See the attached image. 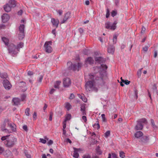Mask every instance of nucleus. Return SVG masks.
<instances>
[{
	"label": "nucleus",
	"instance_id": "obj_3",
	"mask_svg": "<svg viewBox=\"0 0 158 158\" xmlns=\"http://www.w3.org/2000/svg\"><path fill=\"white\" fill-rule=\"evenodd\" d=\"M137 124L135 128H143V127H147L148 121L145 118H143L138 120L137 121Z\"/></svg>",
	"mask_w": 158,
	"mask_h": 158
},
{
	"label": "nucleus",
	"instance_id": "obj_42",
	"mask_svg": "<svg viewBox=\"0 0 158 158\" xmlns=\"http://www.w3.org/2000/svg\"><path fill=\"white\" fill-rule=\"evenodd\" d=\"M149 47V46H145L143 48V50L144 52H146L148 51Z\"/></svg>",
	"mask_w": 158,
	"mask_h": 158
},
{
	"label": "nucleus",
	"instance_id": "obj_63",
	"mask_svg": "<svg viewBox=\"0 0 158 158\" xmlns=\"http://www.w3.org/2000/svg\"><path fill=\"white\" fill-rule=\"evenodd\" d=\"M85 3L86 5H88L89 4V2L88 0H86L85 2Z\"/></svg>",
	"mask_w": 158,
	"mask_h": 158
},
{
	"label": "nucleus",
	"instance_id": "obj_4",
	"mask_svg": "<svg viewBox=\"0 0 158 158\" xmlns=\"http://www.w3.org/2000/svg\"><path fill=\"white\" fill-rule=\"evenodd\" d=\"M67 65L69 70L78 71L80 68H81L82 64L79 63H77V64H73L71 62L69 61L67 63Z\"/></svg>",
	"mask_w": 158,
	"mask_h": 158
},
{
	"label": "nucleus",
	"instance_id": "obj_61",
	"mask_svg": "<svg viewBox=\"0 0 158 158\" xmlns=\"http://www.w3.org/2000/svg\"><path fill=\"white\" fill-rule=\"evenodd\" d=\"M23 10H20L18 12V14L19 15H21L23 13Z\"/></svg>",
	"mask_w": 158,
	"mask_h": 158
},
{
	"label": "nucleus",
	"instance_id": "obj_38",
	"mask_svg": "<svg viewBox=\"0 0 158 158\" xmlns=\"http://www.w3.org/2000/svg\"><path fill=\"white\" fill-rule=\"evenodd\" d=\"M117 11L114 10H113L112 11V12H111V16L113 17H114V16H115V15H117Z\"/></svg>",
	"mask_w": 158,
	"mask_h": 158
},
{
	"label": "nucleus",
	"instance_id": "obj_6",
	"mask_svg": "<svg viewBox=\"0 0 158 158\" xmlns=\"http://www.w3.org/2000/svg\"><path fill=\"white\" fill-rule=\"evenodd\" d=\"M52 42L51 41L46 42L44 45V50L48 53H51L52 51L51 47Z\"/></svg>",
	"mask_w": 158,
	"mask_h": 158
},
{
	"label": "nucleus",
	"instance_id": "obj_12",
	"mask_svg": "<svg viewBox=\"0 0 158 158\" xmlns=\"http://www.w3.org/2000/svg\"><path fill=\"white\" fill-rule=\"evenodd\" d=\"M51 22L52 24L53 27L57 28L58 24L59 23V21L57 19H55L54 18H52Z\"/></svg>",
	"mask_w": 158,
	"mask_h": 158
},
{
	"label": "nucleus",
	"instance_id": "obj_46",
	"mask_svg": "<svg viewBox=\"0 0 158 158\" xmlns=\"http://www.w3.org/2000/svg\"><path fill=\"white\" fill-rule=\"evenodd\" d=\"M83 158H91L89 154H85L83 156Z\"/></svg>",
	"mask_w": 158,
	"mask_h": 158
},
{
	"label": "nucleus",
	"instance_id": "obj_16",
	"mask_svg": "<svg viewBox=\"0 0 158 158\" xmlns=\"http://www.w3.org/2000/svg\"><path fill=\"white\" fill-rule=\"evenodd\" d=\"M3 8L6 12H8L11 10L12 7L7 3L4 6Z\"/></svg>",
	"mask_w": 158,
	"mask_h": 158
},
{
	"label": "nucleus",
	"instance_id": "obj_64",
	"mask_svg": "<svg viewBox=\"0 0 158 158\" xmlns=\"http://www.w3.org/2000/svg\"><path fill=\"white\" fill-rule=\"evenodd\" d=\"M112 157L113 158H117V155L115 154H112Z\"/></svg>",
	"mask_w": 158,
	"mask_h": 158
},
{
	"label": "nucleus",
	"instance_id": "obj_26",
	"mask_svg": "<svg viewBox=\"0 0 158 158\" xmlns=\"http://www.w3.org/2000/svg\"><path fill=\"white\" fill-rule=\"evenodd\" d=\"M19 85L20 87H24V90H25L27 89V87H26V83L23 81L20 82L19 84Z\"/></svg>",
	"mask_w": 158,
	"mask_h": 158
},
{
	"label": "nucleus",
	"instance_id": "obj_22",
	"mask_svg": "<svg viewBox=\"0 0 158 158\" xmlns=\"http://www.w3.org/2000/svg\"><path fill=\"white\" fill-rule=\"evenodd\" d=\"M143 135V133L142 132L139 131L136 132L134 134L135 136L137 138L141 137Z\"/></svg>",
	"mask_w": 158,
	"mask_h": 158
},
{
	"label": "nucleus",
	"instance_id": "obj_21",
	"mask_svg": "<svg viewBox=\"0 0 158 158\" xmlns=\"http://www.w3.org/2000/svg\"><path fill=\"white\" fill-rule=\"evenodd\" d=\"M94 60L91 57H88L85 60V62L86 63H89V64H92L94 63Z\"/></svg>",
	"mask_w": 158,
	"mask_h": 158
},
{
	"label": "nucleus",
	"instance_id": "obj_57",
	"mask_svg": "<svg viewBox=\"0 0 158 158\" xmlns=\"http://www.w3.org/2000/svg\"><path fill=\"white\" fill-rule=\"evenodd\" d=\"M4 151V149L0 147V154H1Z\"/></svg>",
	"mask_w": 158,
	"mask_h": 158
},
{
	"label": "nucleus",
	"instance_id": "obj_2",
	"mask_svg": "<svg viewBox=\"0 0 158 158\" xmlns=\"http://www.w3.org/2000/svg\"><path fill=\"white\" fill-rule=\"evenodd\" d=\"M1 140L6 147L10 148L13 147L17 142L16 138L9 135L2 137Z\"/></svg>",
	"mask_w": 158,
	"mask_h": 158
},
{
	"label": "nucleus",
	"instance_id": "obj_7",
	"mask_svg": "<svg viewBox=\"0 0 158 158\" xmlns=\"http://www.w3.org/2000/svg\"><path fill=\"white\" fill-rule=\"evenodd\" d=\"M117 23L116 21H115L112 24L110 22L108 21L105 23V28L107 29L114 30L116 28V25Z\"/></svg>",
	"mask_w": 158,
	"mask_h": 158
},
{
	"label": "nucleus",
	"instance_id": "obj_29",
	"mask_svg": "<svg viewBox=\"0 0 158 158\" xmlns=\"http://www.w3.org/2000/svg\"><path fill=\"white\" fill-rule=\"evenodd\" d=\"M61 83V82L60 81H56L54 83V87L56 88H59V85Z\"/></svg>",
	"mask_w": 158,
	"mask_h": 158
},
{
	"label": "nucleus",
	"instance_id": "obj_20",
	"mask_svg": "<svg viewBox=\"0 0 158 158\" xmlns=\"http://www.w3.org/2000/svg\"><path fill=\"white\" fill-rule=\"evenodd\" d=\"M149 140L148 136H143L140 138L141 141L144 143H147Z\"/></svg>",
	"mask_w": 158,
	"mask_h": 158
},
{
	"label": "nucleus",
	"instance_id": "obj_48",
	"mask_svg": "<svg viewBox=\"0 0 158 158\" xmlns=\"http://www.w3.org/2000/svg\"><path fill=\"white\" fill-rule=\"evenodd\" d=\"M53 115V113L52 112H50V116L49 118V120L52 121V117Z\"/></svg>",
	"mask_w": 158,
	"mask_h": 158
},
{
	"label": "nucleus",
	"instance_id": "obj_55",
	"mask_svg": "<svg viewBox=\"0 0 158 158\" xmlns=\"http://www.w3.org/2000/svg\"><path fill=\"white\" fill-rule=\"evenodd\" d=\"M53 141L51 140H50L48 143V145H51L53 144Z\"/></svg>",
	"mask_w": 158,
	"mask_h": 158
},
{
	"label": "nucleus",
	"instance_id": "obj_32",
	"mask_svg": "<svg viewBox=\"0 0 158 158\" xmlns=\"http://www.w3.org/2000/svg\"><path fill=\"white\" fill-rule=\"evenodd\" d=\"M23 46V44L22 42H20L17 45V49H20L22 48Z\"/></svg>",
	"mask_w": 158,
	"mask_h": 158
},
{
	"label": "nucleus",
	"instance_id": "obj_14",
	"mask_svg": "<svg viewBox=\"0 0 158 158\" xmlns=\"http://www.w3.org/2000/svg\"><path fill=\"white\" fill-rule=\"evenodd\" d=\"M2 18L3 22L5 23L8 21L9 16L7 14H4L2 15Z\"/></svg>",
	"mask_w": 158,
	"mask_h": 158
},
{
	"label": "nucleus",
	"instance_id": "obj_31",
	"mask_svg": "<svg viewBox=\"0 0 158 158\" xmlns=\"http://www.w3.org/2000/svg\"><path fill=\"white\" fill-rule=\"evenodd\" d=\"M79 156V155L78 152H76V151L74 150L73 157L75 158H78Z\"/></svg>",
	"mask_w": 158,
	"mask_h": 158
},
{
	"label": "nucleus",
	"instance_id": "obj_33",
	"mask_svg": "<svg viewBox=\"0 0 158 158\" xmlns=\"http://www.w3.org/2000/svg\"><path fill=\"white\" fill-rule=\"evenodd\" d=\"M100 68H102L103 70H104L107 69V67L106 64H101L100 65Z\"/></svg>",
	"mask_w": 158,
	"mask_h": 158
},
{
	"label": "nucleus",
	"instance_id": "obj_60",
	"mask_svg": "<svg viewBox=\"0 0 158 158\" xmlns=\"http://www.w3.org/2000/svg\"><path fill=\"white\" fill-rule=\"evenodd\" d=\"M157 52L156 50H155L154 52V57L156 58V57L157 56Z\"/></svg>",
	"mask_w": 158,
	"mask_h": 158
},
{
	"label": "nucleus",
	"instance_id": "obj_25",
	"mask_svg": "<svg viewBox=\"0 0 158 158\" xmlns=\"http://www.w3.org/2000/svg\"><path fill=\"white\" fill-rule=\"evenodd\" d=\"M24 25L23 24H21L19 27V32H24Z\"/></svg>",
	"mask_w": 158,
	"mask_h": 158
},
{
	"label": "nucleus",
	"instance_id": "obj_24",
	"mask_svg": "<svg viewBox=\"0 0 158 158\" xmlns=\"http://www.w3.org/2000/svg\"><path fill=\"white\" fill-rule=\"evenodd\" d=\"M2 41L4 43L5 45L6 46H7L9 44V39L6 37H2Z\"/></svg>",
	"mask_w": 158,
	"mask_h": 158
},
{
	"label": "nucleus",
	"instance_id": "obj_58",
	"mask_svg": "<svg viewBox=\"0 0 158 158\" xmlns=\"http://www.w3.org/2000/svg\"><path fill=\"white\" fill-rule=\"evenodd\" d=\"M55 91V89H52L50 92V94H52Z\"/></svg>",
	"mask_w": 158,
	"mask_h": 158
},
{
	"label": "nucleus",
	"instance_id": "obj_40",
	"mask_svg": "<svg viewBox=\"0 0 158 158\" xmlns=\"http://www.w3.org/2000/svg\"><path fill=\"white\" fill-rule=\"evenodd\" d=\"M43 77V76H42V75L40 76L39 77V78H38V79L37 80L38 82L40 83L42 81Z\"/></svg>",
	"mask_w": 158,
	"mask_h": 158
},
{
	"label": "nucleus",
	"instance_id": "obj_35",
	"mask_svg": "<svg viewBox=\"0 0 158 158\" xmlns=\"http://www.w3.org/2000/svg\"><path fill=\"white\" fill-rule=\"evenodd\" d=\"M94 128L97 127L98 128H99L100 127V125L98 123V121H97L96 123L94 124L93 126Z\"/></svg>",
	"mask_w": 158,
	"mask_h": 158
},
{
	"label": "nucleus",
	"instance_id": "obj_59",
	"mask_svg": "<svg viewBox=\"0 0 158 158\" xmlns=\"http://www.w3.org/2000/svg\"><path fill=\"white\" fill-rule=\"evenodd\" d=\"M74 98V95L73 94H71L70 96L69 97V99H72Z\"/></svg>",
	"mask_w": 158,
	"mask_h": 158
},
{
	"label": "nucleus",
	"instance_id": "obj_53",
	"mask_svg": "<svg viewBox=\"0 0 158 158\" xmlns=\"http://www.w3.org/2000/svg\"><path fill=\"white\" fill-rule=\"evenodd\" d=\"M145 28L143 26L142 28L141 33H144V32L145 31Z\"/></svg>",
	"mask_w": 158,
	"mask_h": 158
},
{
	"label": "nucleus",
	"instance_id": "obj_37",
	"mask_svg": "<svg viewBox=\"0 0 158 158\" xmlns=\"http://www.w3.org/2000/svg\"><path fill=\"white\" fill-rule=\"evenodd\" d=\"M117 41V36L116 35H114L113 38V42L114 44L116 43Z\"/></svg>",
	"mask_w": 158,
	"mask_h": 158
},
{
	"label": "nucleus",
	"instance_id": "obj_41",
	"mask_svg": "<svg viewBox=\"0 0 158 158\" xmlns=\"http://www.w3.org/2000/svg\"><path fill=\"white\" fill-rule=\"evenodd\" d=\"M73 149H74V150L76 151V152H79L82 151V149L80 148H73Z\"/></svg>",
	"mask_w": 158,
	"mask_h": 158
},
{
	"label": "nucleus",
	"instance_id": "obj_17",
	"mask_svg": "<svg viewBox=\"0 0 158 158\" xmlns=\"http://www.w3.org/2000/svg\"><path fill=\"white\" fill-rule=\"evenodd\" d=\"M85 104H81V111L82 112V114L83 115L86 114L85 111Z\"/></svg>",
	"mask_w": 158,
	"mask_h": 158
},
{
	"label": "nucleus",
	"instance_id": "obj_28",
	"mask_svg": "<svg viewBox=\"0 0 158 158\" xmlns=\"http://www.w3.org/2000/svg\"><path fill=\"white\" fill-rule=\"evenodd\" d=\"M24 37V33L19 32V40H22Z\"/></svg>",
	"mask_w": 158,
	"mask_h": 158
},
{
	"label": "nucleus",
	"instance_id": "obj_10",
	"mask_svg": "<svg viewBox=\"0 0 158 158\" xmlns=\"http://www.w3.org/2000/svg\"><path fill=\"white\" fill-rule=\"evenodd\" d=\"M3 85L5 88L7 90L10 89L11 85L9 81L7 80H4L3 81Z\"/></svg>",
	"mask_w": 158,
	"mask_h": 158
},
{
	"label": "nucleus",
	"instance_id": "obj_62",
	"mask_svg": "<svg viewBox=\"0 0 158 158\" xmlns=\"http://www.w3.org/2000/svg\"><path fill=\"white\" fill-rule=\"evenodd\" d=\"M60 15H61L63 14V11L62 10H59L58 12Z\"/></svg>",
	"mask_w": 158,
	"mask_h": 158
},
{
	"label": "nucleus",
	"instance_id": "obj_49",
	"mask_svg": "<svg viewBox=\"0 0 158 158\" xmlns=\"http://www.w3.org/2000/svg\"><path fill=\"white\" fill-rule=\"evenodd\" d=\"M37 117V114L36 112H34L33 116V118L34 120H35L36 119Z\"/></svg>",
	"mask_w": 158,
	"mask_h": 158
},
{
	"label": "nucleus",
	"instance_id": "obj_27",
	"mask_svg": "<svg viewBox=\"0 0 158 158\" xmlns=\"http://www.w3.org/2000/svg\"><path fill=\"white\" fill-rule=\"evenodd\" d=\"M65 107L68 110H69L71 108L72 106L69 102H66L65 104Z\"/></svg>",
	"mask_w": 158,
	"mask_h": 158
},
{
	"label": "nucleus",
	"instance_id": "obj_19",
	"mask_svg": "<svg viewBox=\"0 0 158 158\" xmlns=\"http://www.w3.org/2000/svg\"><path fill=\"white\" fill-rule=\"evenodd\" d=\"M12 101L14 105H18L20 104L21 100L18 98H14L13 99Z\"/></svg>",
	"mask_w": 158,
	"mask_h": 158
},
{
	"label": "nucleus",
	"instance_id": "obj_13",
	"mask_svg": "<svg viewBox=\"0 0 158 158\" xmlns=\"http://www.w3.org/2000/svg\"><path fill=\"white\" fill-rule=\"evenodd\" d=\"M16 129H2V131L6 135H8V134L12 133L15 131Z\"/></svg>",
	"mask_w": 158,
	"mask_h": 158
},
{
	"label": "nucleus",
	"instance_id": "obj_56",
	"mask_svg": "<svg viewBox=\"0 0 158 158\" xmlns=\"http://www.w3.org/2000/svg\"><path fill=\"white\" fill-rule=\"evenodd\" d=\"M82 119L85 122H86L87 121L86 117L85 116H83L82 117Z\"/></svg>",
	"mask_w": 158,
	"mask_h": 158
},
{
	"label": "nucleus",
	"instance_id": "obj_9",
	"mask_svg": "<svg viewBox=\"0 0 158 158\" xmlns=\"http://www.w3.org/2000/svg\"><path fill=\"white\" fill-rule=\"evenodd\" d=\"M63 84L64 87H69L71 84L70 79L68 78H64L63 80Z\"/></svg>",
	"mask_w": 158,
	"mask_h": 158
},
{
	"label": "nucleus",
	"instance_id": "obj_23",
	"mask_svg": "<svg viewBox=\"0 0 158 158\" xmlns=\"http://www.w3.org/2000/svg\"><path fill=\"white\" fill-rule=\"evenodd\" d=\"M95 61L99 64H101L103 63L104 61L102 57H96L95 58Z\"/></svg>",
	"mask_w": 158,
	"mask_h": 158
},
{
	"label": "nucleus",
	"instance_id": "obj_45",
	"mask_svg": "<svg viewBox=\"0 0 158 158\" xmlns=\"http://www.w3.org/2000/svg\"><path fill=\"white\" fill-rule=\"evenodd\" d=\"M81 99L84 102H86L87 101V98L84 95H83V97Z\"/></svg>",
	"mask_w": 158,
	"mask_h": 158
},
{
	"label": "nucleus",
	"instance_id": "obj_11",
	"mask_svg": "<svg viewBox=\"0 0 158 158\" xmlns=\"http://www.w3.org/2000/svg\"><path fill=\"white\" fill-rule=\"evenodd\" d=\"M71 18V14L69 12L66 13L65 15L64 18L62 21L61 22V24L64 23L67 21V20Z\"/></svg>",
	"mask_w": 158,
	"mask_h": 158
},
{
	"label": "nucleus",
	"instance_id": "obj_34",
	"mask_svg": "<svg viewBox=\"0 0 158 158\" xmlns=\"http://www.w3.org/2000/svg\"><path fill=\"white\" fill-rule=\"evenodd\" d=\"M71 114H68L66 116V118L65 120L67 121L68 120H69L71 118Z\"/></svg>",
	"mask_w": 158,
	"mask_h": 158
},
{
	"label": "nucleus",
	"instance_id": "obj_15",
	"mask_svg": "<svg viewBox=\"0 0 158 158\" xmlns=\"http://www.w3.org/2000/svg\"><path fill=\"white\" fill-rule=\"evenodd\" d=\"M8 3L12 8L15 7L17 5V2L15 0H10Z\"/></svg>",
	"mask_w": 158,
	"mask_h": 158
},
{
	"label": "nucleus",
	"instance_id": "obj_54",
	"mask_svg": "<svg viewBox=\"0 0 158 158\" xmlns=\"http://www.w3.org/2000/svg\"><path fill=\"white\" fill-rule=\"evenodd\" d=\"M151 122L152 124V125L153 126V127L155 128L156 127V126H155L154 122V120L153 119H151Z\"/></svg>",
	"mask_w": 158,
	"mask_h": 158
},
{
	"label": "nucleus",
	"instance_id": "obj_39",
	"mask_svg": "<svg viewBox=\"0 0 158 158\" xmlns=\"http://www.w3.org/2000/svg\"><path fill=\"white\" fill-rule=\"evenodd\" d=\"M119 156L122 158H124L125 157L124 152H120L119 153Z\"/></svg>",
	"mask_w": 158,
	"mask_h": 158
},
{
	"label": "nucleus",
	"instance_id": "obj_1",
	"mask_svg": "<svg viewBox=\"0 0 158 158\" xmlns=\"http://www.w3.org/2000/svg\"><path fill=\"white\" fill-rule=\"evenodd\" d=\"M87 77L88 78V81L87 82L85 86L87 91L96 90V85L97 84H104V80L107 78L106 72L100 74L99 73L90 74L87 77H85V80Z\"/></svg>",
	"mask_w": 158,
	"mask_h": 158
},
{
	"label": "nucleus",
	"instance_id": "obj_51",
	"mask_svg": "<svg viewBox=\"0 0 158 158\" xmlns=\"http://www.w3.org/2000/svg\"><path fill=\"white\" fill-rule=\"evenodd\" d=\"M121 81L120 82V85L121 86H123L124 85L123 83H124V81H125V80L123 79L122 77H121Z\"/></svg>",
	"mask_w": 158,
	"mask_h": 158
},
{
	"label": "nucleus",
	"instance_id": "obj_18",
	"mask_svg": "<svg viewBox=\"0 0 158 158\" xmlns=\"http://www.w3.org/2000/svg\"><path fill=\"white\" fill-rule=\"evenodd\" d=\"M114 47L113 46H110L108 48V53L113 54L114 51Z\"/></svg>",
	"mask_w": 158,
	"mask_h": 158
},
{
	"label": "nucleus",
	"instance_id": "obj_30",
	"mask_svg": "<svg viewBox=\"0 0 158 158\" xmlns=\"http://www.w3.org/2000/svg\"><path fill=\"white\" fill-rule=\"evenodd\" d=\"M30 109L27 108L25 110V113L26 116H28L30 115Z\"/></svg>",
	"mask_w": 158,
	"mask_h": 158
},
{
	"label": "nucleus",
	"instance_id": "obj_43",
	"mask_svg": "<svg viewBox=\"0 0 158 158\" xmlns=\"http://www.w3.org/2000/svg\"><path fill=\"white\" fill-rule=\"evenodd\" d=\"M110 15V11L108 9L106 10V17L108 18Z\"/></svg>",
	"mask_w": 158,
	"mask_h": 158
},
{
	"label": "nucleus",
	"instance_id": "obj_36",
	"mask_svg": "<svg viewBox=\"0 0 158 158\" xmlns=\"http://www.w3.org/2000/svg\"><path fill=\"white\" fill-rule=\"evenodd\" d=\"M102 119V121L103 122H106V119L105 117V115L104 114H102L101 115Z\"/></svg>",
	"mask_w": 158,
	"mask_h": 158
},
{
	"label": "nucleus",
	"instance_id": "obj_47",
	"mask_svg": "<svg viewBox=\"0 0 158 158\" xmlns=\"http://www.w3.org/2000/svg\"><path fill=\"white\" fill-rule=\"evenodd\" d=\"M67 121L64 120L63 123V128H65L66 127Z\"/></svg>",
	"mask_w": 158,
	"mask_h": 158
},
{
	"label": "nucleus",
	"instance_id": "obj_44",
	"mask_svg": "<svg viewBox=\"0 0 158 158\" xmlns=\"http://www.w3.org/2000/svg\"><path fill=\"white\" fill-rule=\"evenodd\" d=\"M110 131H107L105 133V136L106 137H108L110 135Z\"/></svg>",
	"mask_w": 158,
	"mask_h": 158
},
{
	"label": "nucleus",
	"instance_id": "obj_5",
	"mask_svg": "<svg viewBox=\"0 0 158 158\" xmlns=\"http://www.w3.org/2000/svg\"><path fill=\"white\" fill-rule=\"evenodd\" d=\"M6 123H7V127L10 128H16V125L13 123L10 122V120L8 119H5L2 125V126L1 127L2 128H5Z\"/></svg>",
	"mask_w": 158,
	"mask_h": 158
},
{
	"label": "nucleus",
	"instance_id": "obj_8",
	"mask_svg": "<svg viewBox=\"0 0 158 158\" xmlns=\"http://www.w3.org/2000/svg\"><path fill=\"white\" fill-rule=\"evenodd\" d=\"M8 49L9 53L11 54H16V50L17 49L16 46L13 44H11L8 46Z\"/></svg>",
	"mask_w": 158,
	"mask_h": 158
},
{
	"label": "nucleus",
	"instance_id": "obj_50",
	"mask_svg": "<svg viewBox=\"0 0 158 158\" xmlns=\"http://www.w3.org/2000/svg\"><path fill=\"white\" fill-rule=\"evenodd\" d=\"M40 142L43 143H45L46 142V141L44 139L40 138Z\"/></svg>",
	"mask_w": 158,
	"mask_h": 158
},
{
	"label": "nucleus",
	"instance_id": "obj_52",
	"mask_svg": "<svg viewBox=\"0 0 158 158\" xmlns=\"http://www.w3.org/2000/svg\"><path fill=\"white\" fill-rule=\"evenodd\" d=\"M130 83V81H128V80H125V81H124V83L126 85H128Z\"/></svg>",
	"mask_w": 158,
	"mask_h": 158
}]
</instances>
